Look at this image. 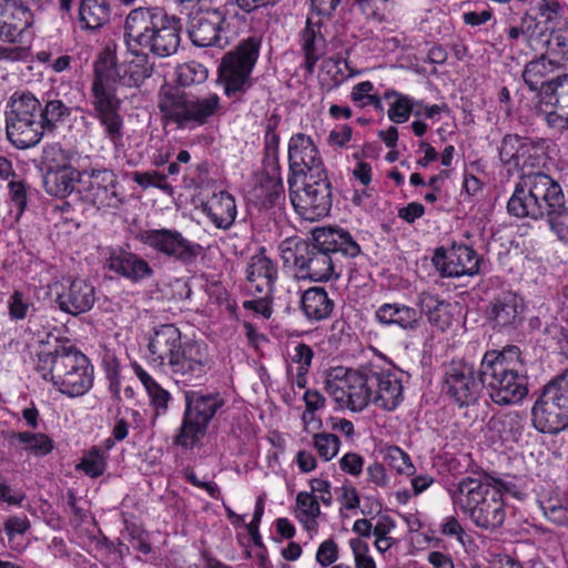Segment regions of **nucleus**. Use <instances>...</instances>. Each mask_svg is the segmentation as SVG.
<instances>
[{
	"instance_id": "nucleus-1",
	"label": "nucleus",
	"mask_w": 568,
	"mask_h": 568,
	"mask_svg": "<svg viewBox=\"0 0 568 568\" xmlns=\"http://www.w3.org/2000/svg\"><path fill=\"white\" fill-rule=\"evenodd\" d=\"M154 63L146 53L131 51V58L118 63L114 52L109 48L103 52L94 68L91 85V115L103 129L104 138L116 149L122 145L124 120L121 115V99L118 87L140 88L152 77Z\"/></svg>"
},
{
	"instance_id": "nucleus-2",
	"label": "nucleus",
	"mask_w": 568,
	"mask_h": 568,
	"mask_svg": "<svg viewBox=\"0 0 568 568\" xmlns=\"http://www.w3.org/2000/svg\"><path fill=\"white\" fill-rule=\"evenodd\" d=\"M285 266H294L297 275L313 282L337 278L338 256L354 257L361 247L343 229L322 227L313 232V242L286 239L278 246Z\"/></svg>"
},
{
	"instance_id": "nucleus-3",
	"label": "nucleus",
	"mask_w": 568,
	"mask_h": 568,
	"mask_svg": "<svg viewBox=\"0 0 568 568\" xmlns=\"http://www.w3.org/2000/svg\"><path fill=\"white\" fill-rule=\"evenodd\" d=\"M148 351L149 362L176 384H194L206 375L212 364L207 345L199 341L183 343L180 329L173 324L154 328Z\"/></svg>"
},
{
	"instance_id": "nucleus-4",
	"label": "nucleus",
	"mask_w": 568,
	"mask_h": 568,
	"mask_svg": "<svg viewBox=\"0 0 568 568\" xmlns=\"http://www.w3.org/2000/svg\"><path fill=\"white\" fill-rule=\"evenodd\" d=\"M478 375L496 405L519 404L529 393L526 363L516 345L486 352Z\"/></svg>"
},
{
	"instance_id": "nucleus-5",
	"label": "nucleus",
	"mask_w": 568,
	"mask_h": 568,
	"mask_svg": "<svg viewBox=\"0 0 568 568\" xmlns=\"http://www.w3.org/2000/svg\"><path fill=\"white\" fill-rule=\"evenodd\" d=\"M182 20L161 7H139L124 21V41L130 51L146 48L154 55L174 54L181 42Z\"/></svg>"
},
{
	"instance_id": "nucleus-6",
	"label": "nucleus",
	"mask_w": 568,
	"mask_h": 568,
	"mask_svg": "<svg viewBox=\"0 0 568 568\" xmlns=\"http://www.w3.org/2000/svg\"><path fill=\"white\" fill-rule=\"evenodd\" d=\"M507 211L515 217L534 221L551 215H568L560 183L542 170L520 174L507 202Z\"/></svg>"
},
{
	"instance_id": "nucleus-7",
	"label": "nucleus",
	"mask_w": 568,
	"mask_h": 568,
	"mask_svg": "<svg viewBox=\"0 0 568 568\" xmlns=\"http://www.w3.org/2000/svg\"><path fill=\"white\" fill-rule=\"evenodd\" d=\"M37 371L70 397L84 395L93 385V366L73 345H59L53 352L39 354Z\"/></svg>"
},
{
	"instance_id": "nucleus-8",
	"label": "nucleus",
	"mask_w": 568,
	"mask_h": 568,
	"mask_svg": "<svg viewBox=\"0 0 568 568\" xmlns=\"http://www.w3.org/2000/svg\"><path fill=\"white\" fill-rule=\"evenodd\" d=\"M158 109L166 123L179 130H194L209 124L221 113V98L215 92L194 95L164 83L158 92Z\"/></svg>"
},
{
	"instance_id": "nucleus-9",
	"label": "nucleus",
	"mask_w": 568,
	"mask_h": 568,
	"mask_svg": "<svg viewBox=\"0 0 568 568\" xmlns=\"http://www.w3.org/2000/svg\"><path fill=\"white\" fill-rule=\"evenodd\" d=\"M453 497L477 527L495 530L501 527L506 519L503 496L498 489L490 487L488 480L464 477L458 481Z\"/></svg>"
},
{
	"instance_id": "nucleus-10",
	"label": "nucleus",
	"mask_w": 568,
	"mask_h": 568,
	"mask_svg": "<svg viewBox=\"0 0 568 568\" xmlns=\"http://www.w3.org/2000/svg\"><path fill=\"white\" fill-rule=\"evenodd\" d=\"M260 41L248 38L240 42L232 51L224 54L217 70V83L224 95L232 102H243L253 88V69L260 54Z\"/></svg>"
},
{
	"instance_id": "nucleus-11",
	"label": "nucleus",
	"mask_w": 568,
	"mask_h": 568,
	"mask_svg": "<svg viewBox=\"0 0 568 568\" xmlns=\"http://www.w3.org/2000/svg\"><path fill=\"white\" fill-rule=\"evenodd\" d=\"M185 409L174 443L193 448L205 435L217 410L225 404L220 393L187 390L184 393Z\"/></svg>"
},
{
	"instance_id": "nucleus-12",
	"label": "nucleus",
	"mask_w": 568,
	"mask_h": 568,
	"mask_svg": "<svg viewBox=\"0 0 568 568\" xmlns=\"http://www.w3.org/2000/svg\"><path fill=\"white\" fill-rule=\"evenodd\" d=\"M369 379L371 367H333L326 372L325 390L341 408L362 412L372 402Z\"/></svg>"
},
{
	"instance_id": "nucleus-13",
	"label": "nucleus",
	"mask_w": 568,
	"mask_h": 568,
	"mask_svg": "<svg viewBox=\"0 0 568 568\" xmlns=\"http://www.w3.org/2000/svg\"><path fill=\"white\" fill-rule=\"evenodd\" d=\"M302 178V189L290 187L295 211L307 221H317L327 216L332 209V186L326 171Z\"/></svg>"
},
{
	"instance_id": "nucleus-14",
	"label": "nucleus",
	"mask_w": 568,
	"mask_h": 568,
	"mask_svg": "<svg viewBox=\"0 0 568 568\" xmlns=\"http://www.w3.org/2000/svg\"><path fill=\"white\" fill-rule=\"evenodd\" d=\"M499 160L505 166L521 174L540 171L548 161L546 142L518 134H506L498 146Z\"/></svg>"
},
{
	"instance_id": "nucleus-15",
	"label": "nucleus",
	"mask_w": 568,
	"mask_h": 568,
	"mask_svg": "<svg viewBox=\"0 0 568 568\" xmlns=\"http://www.w3.org/2000/svg\"><path fill=\"white\" fill-rule=\"evenodd\" d=\"M136 239L158 254L183 265L193 264L203 252L201 244L187 240L174 229L143 230Z\"/></svg>"
},
{
	"instance_id": "nucleus-16",
	"label": "nucleus",
	"mask_w": 568,
	"mask_h": 568,
	"mask_svg": "<svg viewBox=\"0 0 568 568\" xmlns=\"http://www.w3.org/2000/svg\"><path fill=\"white\" fill-rule=\"evenodd\" d=\"M485 386L478 369L467 362H452L445 369L444 392L459 407L476 405Z\"/></svg>"
},
{
	"instance_id": "nucleus-17",
	"label": "nucleus",
	"mask_w": 568,
	"mask_h": 568,
	"mask_svg": "<svg viewBox=\"0 0 568 568\" xmlns=\"http://www.w3.org/2000/svg\"><path fill=\"white\" fill-rule=\"evenodd\" d=\"M433 263L444 277L474 276L479 272L480 258L467 244L454 243L436 248Z\"/></svg>"
},
{
	"instance_id": "nucleus-18",
	"label": "nucleus",
	"mask_w": 568,
	"mask_h": 568,
	"mask_svg": "<svg viewBox=\"0 0 568 568\" xmlns=\"http://www.w3.org/2000/svg\"><path fill=\"white\" fill-rule=\"evenodd\" d=\"M288 185L296 187L297 179L324 171L323 160L313 139L305 133H295L288 141Z\"/></svg>"
},
{
	"instance_id": "nucleus-19",
	"label": "nucleus",
	"mask_w": 568,
	"mask_h": 568,
	"mask_svg": "<svg viewBox=\"0 0 568 568\" xmlns=\"http://www.w3.org/2000/svg\"><path fill=\"white\" fill-rule=\"evenodd\" d=\"M84 180L82 187L85 197L98 210L119 209L122 205L123 197L118 191V176L112 170L87 169Z\"/></svg>"
},
{
	"instance_id": "nucleus-20",
	"label": "nucleus",
	"mask_w": 568,
	"mask_h": 568,
	"mask_svg": "<svg viewBox=\"0 0 568 568\" xmlns=\"http://www.w3.org/2000/svg\"><path fill=\"white\" fill-rule=\"evenodd\" d=\"M225 14L220 9L200 11L191 14L187 22V33L196 47L225 48L229 37L225 28Z\"/></svg>"
},
{
	"instance_id": "nucleus-21",
	"label": "nucleus",
	"mask_w": 568,
	"mask_h": 568,
	"mask_svg": "<svg viewBox=\"0 0 568 568\" xmlns=\"http://www.w3.org/2000/svg\"><path fill=\"white\" fill-rule=\"evenodd\" d=\"M54 302L60 311L77 316L90 311L95 303V290L82 278L54 284Z\"/></svg>"
},
{
	"instance_id": "nucleus-22",
	"label": "nucleus",
	"mask_w": 568,
	"mask_h": 568,
	"mask_svg": "<svg viewBox=\"0 0 568 568\" xmlns=\"http://www.w3.org/2000/svg\"><path fill=\"white\" fill-rule=\"evenodd\" d=\"M524 300L513 292L496 296L489 304L488 320L498 332L516 331L524 322Z\"/></svg>"
},
{
	"instance_id": "nucleus-23",
	"label": "nucleus",
	"mask_w": 568,
	"mask_h": 568,
	"mask_svg": "<svg viewBox=\"0 0 568 568\" xmlns=\"http://www.w3.org/2000/svg\"><path fill=\"white\" fill-rule=\"evenodd\" d=\"M372 402L385 410H394L403 400V385L390 369L371 367Z\"/></svg>"
},
{
	"instance_id": "nucleus-24",
	"label": "nucleus",
	"mask_w": 568,
	"mask_h": 568,
	"mask_svg": "<svg viewBox=\"0 0 568 568\" xmlns=\"http://www.w3.org/2000/svg\"><path fill=\"white\" fill-rule=\"evenodd\" d=\"M323 28L322 19L307 18L305 27L300 32V47L304 57L303 68L308 74L314 73L316 63L327 52Z\"/></svg>"
},
{
	"instance_id": "nucleus-25",
	"label": "nucleus",
	"mask_w": 568,
	"mask_h": 568,
	"mask_svg": "<svg viewBox=\"0 0 568 568\" xmlns=\"http://www.w3.org/2000/svg\"><path fill=\"white\" fill-rule=\"evenodd\" d=\"M105 266L132 283H139L154 274L148 261L135 253L122 248L110 252Z\"/></svg>"
},
{
	"instance_id": "nucleus-26",
	"label": "nucleus",
	"mask_w": 568,
	"mask_h": 568,
	"mask_svg": "<svg viewBox=\"0 0 568 568\" xmlns=\"http://www.w3.org/2000/svg\"><path fill=\"white\" fill-rule=\"evenodd\" d=\"M32 23L33 16L27 7L16 2L0 3V40L20 42Z\"/></svg>"
},
{
	"instance_id": "nucleus-27",
	"label": "nucleus",
	"mask_w": 568,
	"mask_h": 568,
	"mask_svg": "<svg viewBox=\"0 0 568 568\" xmlns=\"http://www.w3.org/2000/svg\"><path fill=\"white\" fill-rule=\"evenodd\" d=\"M245 275L251 293L268 297L277 278V267L270 257L260 253L250 258Z\"/></svg>"
},
{
	"instance_id": "nucleus-28",
	"label": "nucleus",
	"mask_w": 568,
	"mask_h": 568,
	"mask_svg": "<svg viewBox=\"0 0 568 568\" xmlns=\"http://www.w3.org/2000/svg\"><path fill=\"white\" fill-rule=\"evenodd\" d=\"M534 427L545 434H558L568 426V413L545 394L536 400L531 409Z\"/></svg>"
},
{
	"instance_id": "nucleus-29",
	"label": "nucleus",
	"mask_w": 568,
	"mask_h": 568,
	"mask_svg": "<svg viewBox=\"0 0 568 568\" xmlns=\"http://www.w3.org/2000/svg\"><path fill=\"white\" fill-rule=\"evenodd\" d=\"M375 318L383 325H396L404 331H416L422 323L418 310L402 303H385L375 312Z\"/></svg>"
},
{
	"instance_id": "nucleus-30",
	"label": "nucleus",
	"mask_w": 568,
	"mask_h": 568,
	"mask_svg": "<svg viewBox=\"0 0 568 568\" xmlns=\"http://www.w3.org/2000/svg\"><path fill=\"white\" fill-rule=\"evenodd\" d=\"M203 212L217 229L222 230L233 225L237 213L235 200L226 191L213 193L203 204Z\"/></svg>"
},
{
	"instance_id": "nucleus-31",
	"label": "nucleus",
	"mask_w": 568,
	"mask_h": 568,
	"mask_svg": "<svg viewBox=\"0 0 568 568\" xmlns=\"http://www.w3.org/2000/svg\"><path fill=\"white\" fill-rule=\"evenodd\" d=\"M75 183H85L84 170L78 171L73 166H67L61 170H51L43 175L45 192L60 199L69 196L74 191Z\"/></svg>"
},
{
	"instance_id": "nucleus-32",
	"label": "nucleus",
	"mask_w": 568,
	"mask_h": 568,
	"mask_svg": "<svg viewBox=\"0 0 568 568\" xmlns=\"http://www.w3.org/2000/svg\"><path fill=\"white\" fill-rule=\"evenodd\" d=\"M8 140L17 149L37 145L45 133L40 120H6Z\"/></svg>"
},
{
	"instance_id": "nucleus-33",
	"label": "nucleus",
	"mask_w": 568,
	"mask_h": 568,
	"mask_svg": "<svg viewBox=\"0 0 568 568\" xmlns=\"http://www.w3.org/2000/svg\"><path fill=\"white\" fill-rule=\"evenodd\" d=\"M539 24L540 21L537 20V17L528 11L518 18H508L504 30L505 39L511 47L517 45L520 41L530 44L531 41L542 36L541 32H538Z\"/></svg>"
},
{
	"instance_id": "nucleus-34",
	"label": "nucleus",
	"mask_w": 568,
	"mask_h": 568,
	"mask_svg": "<svg viewBox=\"0 0 568 568\" xmlns=\"http://www.w3.org/2000/svg\"><path fill=\"white\" fill-rule=\"evenodd\" d=\"M301 310L308 321L320 322L327 318L334 310V301L318 286L304 291L300 300Z\"/></svg>"
},
{
	"instance_id": "nucleus-35",
	"label": "nucleus",
	"mask_w": 568,
	"mask_h": 568,
	"mask_svg": "<svg viewBox=\"0 0 568 568\" xmlns=\"http://www.w3.org/2000/svg\"><path fill=\"white\" fill-rule=\"evenodd\" d=\"M417 302L418 312L422 316L425 314L432 325L440 331H445L452 325L450 304L448 302L428 292H422Z\"/></svg>"
},
{
	"instance_id": "nucleus-36",
	"label": "nucleus",
	"mask_w": 568,
	"mask_h": 568,
	"mask_svg": "<svg viewBox=\"0 0 568 568\" xmlns=\"http://www.w3.org/2000/svg\"><path fill=\"white\" fill-rule=\"evenodd\" d=\"M78 14L82 30H99L110 20V2L109 0H81Z\"/></svg>"
},
{
	"instance_id": "nucleus-37",
	"label": "nucleus",
	"mask_w": 568,
	"mask_h": 568,
	"mask_svg": "<svg viewBox=\"0 0 568 568\" xmlns=\"http://www.w3.org/2000/svg\"><path fill=\"white\" fill-rule=\"evenodd\" d=\"M135 376L144 386L150 398V405L154 409V417L162 416L169 410V403L172 396L164 389L141 365L132 364Z\"/></svg>"
},
{
	"instance_id": "nucleus-38",
	"label": "nucleus",
	"mask_w": 568,
	"mask_h": 568,
	"mask_svg": "<svg viewBox=\"0 0 568 568\" xmlns=\"http://www.w3.org/2000/svg\"><path fill=\"white\" fill-rule=\"evenodd\" d=\"M6 120H40V101L31 92H16L8 103Z\"/></svg>"
},
{
	"instance_id": "nucleus-39",
	"label": "nucleus",
	"mask_w": 568,
	"mask_h": 568,
	"mask_svg": "<svg viewBox=\"0 0 568 568\" xmlns=\"http://www.w3.org/2000/svg\"><path fill=\"white\" fill-rule=\"evenodd\" d=\"M541 103L568 114V73H562L542 84Z\"/></svg>"
},
{
	"instance_id": "nucleus-40",
	"label": "nucleus",
	"mask_w": 568,
	"mask_h": 568,
	"mask_svg": "<svg viewBox=\"0 0 568 568\" xmlns=\"http://www.w3.org/2000/svg\"><path fill=\"white\" fill-rule=\"evenodd\" d=\"M70 114V108L59 99L47 100L43 106L40 104V122L45 133H52Z\"/></svg>"
},
{
	"instance_id": "nucleus-41",
	"label": "nucleus",
	"mask_w": 568,
	"mask_h": 568,
	"mask_svg": "<svg viewBox=\"0 0 568 568\" xmlns=\"http://www.w3.org/2000/svg\"><path fill=\"white\" fill-rule=\"evenodd\" d=\"M552 69L554 63L542 55L526 64L523 72V79L529 87L530 91L539 90V95L541 97L542 84L547 82L544 81V79L552 71Z\"/></svg>"
},
{
	"instance_id": "nucleus-42",
	"label": "nucleus",
	"mask_w": 568,
	"mask_h": 568,
	"mask_svg": "<svg viewBox=\"0 0 568 568\" xmlns=\"http://www.w3.org/2000/svg\"><path fill=\"white\" fill-rule=\"evenodd\" d=\"M567 6L559 0H539L537 12L547 30L566 24Z\"/></svg>"
},
{
	"instance_id": "nucleus-43",
	"label": "nucleus",
	"mask_w": 568,
	"mask_h": 568,
	"mask_svg": "<svg viewBox=\"0 0 568 568\" xmlns=\"http://www.w3.org/2000/svg\"><path fill=\"white\" fill-rule=\"evenodd\" d=\"M12 439L23 444L26 450L37 456H44L52 452L53 442L42 433L18 432L11 435Z\"/></svg>"
},
{
	"instance_id": "nucleus-44",
	"label": "nucleus",
	"mask_w": 568,
	"mask_h": 568,
	"mask_svg": "<svg viewBox=\"0 0 568 568\" xmlns=\"http://www.w3.org/2000/svg\"><path fill=\"white\" fill-rule=\"evenodd\" d=\"M297 514L296 517L307 529H312L316 525L321 509L318 500L312 494L301 491L296 496Z\"/></svg>"
},
{
	"instance_id": "nucleus-45",
	"label": "nucleus",
	"mask_w": 568,
	"mask_h": 568,
	"mask_svg": "<svg viewBox=\"0 0 568 568\" xmlns=\"http://www.w3.org/2000/svg\"><path fill=\"white\" fill-rule=\"evenodd\" d=\"M390 97L396 98V100L390 104L387 115L389 120L394 123H404L409 119V115L413 112L415 105H419V101H415L408 95L400 94L396 91H388L385 93V98L388 99Z\"/></svg>"
},
{
	"instance_id": "nucleus-46",
	"label": "nucleus",
	"mask_w": 568,
	"mask_h": 568,
	"mask_svg": "<svg viewBox=\"0 0 568 568\" xmlns=\"http://www.w3.org/2000/svg\"><path fill=\"white\" fill-rule=\"evenodd\" d=\"M42 165L45 172L51 170H61L72 166L71 154L64 150L59 143L48 144L42 151Z\"/></svg>"
},
{
	"instance_id": "nucleus-47",
	"label": "nucleus",
	"mask_w": 568,
	"mask_h": 568,
	"mask_svg": "<svg viewBox=\"0 0 568 568\" xmlns=\"http://www.w3.org/2000/svg\"><path fill=\"white\" fill-rule=\"evenodd\" d=\"M257 197L265 207L274 206L283 197L284 186L280 176H266L258 189Z\"/></svg>"
},
{
	"instance_id": "nucleus-48",
	"label": "nucleus",
	"mask_w": 568,
	"mask_h": 568,
	"mask_svg": "<svg viewBox=\"0 0 568 568\" xmlns=\"http://www.w3.org/2000/svg\"><path fill=\"white\" fill-rule=\"evenodd\" d=\"M384 460L398 474L412 476L415 473L409 455L398 446H388L384 450Z\"/></svg>"
},
{
	"instance_id": "nucleus-49",
	"label": "nucleus",
	"mask_w": 568,
	"mask_h": 568,
	"mask_svg": "<svg viewBox=\"0 0 568 568\" xmlns=\"http://www.w3.org/2000/svg\"><path fill=\"white\" fill-rule=\"evenodd\" d=\"M542 394L558 404L568 413V368L557 378L548 383Z\"/></svg>"
},
{
	"instance_id": "nucleus-50",
	"label": "nucleus",
	"mask_w": 568,
	"mask_h": 568,
	"mask_svg": "<svg viewBox=\"0 0 568 568\" xmlns=\"http://www.w3.org/2000/svg\"><path fill=\"white\" fill-rule=\"evenodd\" d=\"M8 310L11 320L20 321L28 317L34 311V304L29 293L14 291L9 297Z\"/></svg>"
},
{
	"instance_id": "nucleus-51",
	"label": "nucleus",
	"mask_w": 568,
	"mask_h": 568,
	"mask_svg": "<svg viewBox=\"0 0 568 568\" xmlns=\"http://www.w3.org/2000/svg\"><path fill=\"white\" fill-rule=\"evenodd\" d=\"M549 31V38L546 40L548 52L562 61H568V27L564 24Z\"/></svg>"
},
{
	"instance_id": "nucleus-52",
	"label": "nucleus",
	"mask_w": 568,
	"mask_h": 568,
	"mask_svg": "<svg viewBox=\"0 0 568 568\" xmlns=\"http://www.w3.org/2000/svg\"><path fill=\"white\" fill-rule=\"evenodd\" d=\"M207 70L200 63L189 62L176 69V82L181 87H190L205 81Z\"/></svg>"
},
{
	"instance_id": "nucleus-53",
	"label": "nucleus",
	"mask_w": 568,
	"mask_h": 568,
	"mask_svg": "<svg viewBox=\"0 0 568 568\" xmlns=\"http://www.w3.org/2000/svg\"><path fill=\"white\" fill-rule=\"evenodd\" d=\"M108 455L102 453L100 448H91L82 458L79 468L88 476L97 478L101 476L106 467Z\"/></svg>"
},
{
	"instance_id": "nucleus-54",
	"label": "nucleus",
	"mask_w": 568,
	"mask_h": 568,
	"mask_svg": "<svg viewBox=\"0 0 568 568\" xmlns=\"http://www.w3.org/2000/svg\"><path fill=\"white\" fill-rule=\"evenodd\" d=\"M313 446L318 456L328 462L337 455L341 442L335 434L320 433L313 436Z\"/></svg>"
},
{
	"instance_id": "nucleus-55",
	"label": "nucleus",
	"mask_w": 568,
	"mask_h": 568,
	"mask_svg": "<svg viewBox=\"0 0 568 568\" xmlns=\"http://www.w3.org/2000/svg\"><path fill=\"white\" fill-rule=\"evenodd\" d=\"M132 180L143 189L154 186L166 192H172V186L166 182V176L158 171L133 172Z\"/></svg>"
},
{
	"instance_id": "nucleus-56",
	"label": "nucleus",
	"mask_w": 568,
	"mask_h": 568,
	"mask_svg": "<svg viewBox=\"0 0 568 568\" xmlns=\"http://www.w3.org/2000/svg\"><path fill=\"white\" fill-rule=\"evenodd\" d=\"M277 122L268 121L264 135L266 158L272 161L274 170L278 171V144L280 135L276 132Z\"/></svg>"
},
{
	"instance_id": "nucleus-57",
	"label": "nucleus",
	"mask_w": 568,
	"mask_h": 568,
	"mask_svg": "<svg viewBox=\"0 0 568 568\" xmlns=\"http://www.w3.org/2000/svg\"><path fill=\"white\" fill-rule=\"evenodd\" d=\"M349 547L354 555L356 568H376L374 559L367 555L368 545L359 538L349 540Z\"/></svg>"
},
{
	"instance_id": "nucleus-58",
	"label": "nucleus",
	"mask_w": 568,
	"mask_h": 568,
	"mask_svg": "<svg viewBox=\"0 0 568 568\" xmlns=\"http://www.w3.org/2000/svg\"><path fill=\"white\" fill-rule=\"evenodd\" d=\"M4 531L12 541L18 536H23L30 529V521L26 515L9 516L3 521Z\"/></svg>"
},
{
	"instance_id": "nucleus-59",
	"label": "nucleus",
	"mask_w": 568,
	"mask_h": 568,
	"mask_svg": "<svg viewBox=\"0 0 568 568\" xmlns=\"http://www.w3.org/2000/svg\"><path fill=\"white\" fill-rule=\"evenodd\" d=\"M338 559V546L333 539L324 540L317 551L316 561L323 566L328 567Z\"/></svg>"
},
{
	"instance_id": "nucleus-60",
	"label": "nucleus",
	"mask_w": 568,
	"mask_h": 568,
	"mask_svg": "<svg viewBox=\"0 0 568 568\" xmlns=\"http://www.w3.org/2000/svg\"><path fill=\"white\" fill-rule=\"evenodd\" d=\"M356 3L367 18L382 21L388 0H356Z\"/></svg>"
},
{
	"instance_id": "nucleus-61",
	"label": "nucleus",
	"mask_w": 568,
	"mask_h": 568,
	"mask_svg": "<svg viewBox=\"0 0 568 568\" xmlns=\"http://www.w3.org/2000/svg\"><path fill=\"white\" fill-rule=\"evenodd\" d=\"M314 357L312 347L304 343H298L291 355L293 363L297 364V369L308 371Z\"/></svg>"
},
{
	"instance_id": "nucleus-62",
	"label": "nucleus",
	"mask_w": 568,
	"mask_h": 568,
	"mask_svg": "<svg viewBox=\"0 0 568 568\" xmlns=\"http://www.w3.org/2000/svg\"><path fill=\"white\" fill-rule=\"evenodd\" d=\"M342 65H346L345 61L327 59L322 64L323 72L329 77L332 85L336 87L341 84L345 79V73Z\"/></svg>"
},
{
	"instance_id": "nucleus-63",
	"label": "nucleus",
	"mask_w": 568,
	"mask_h": 568,
	"mask_svg": "<svg viewBox=\"0 0 568 568\" xmlns=\"http://www.w3.org/2000/svg\"><path fill=\"white\" fill-rule=\"evenodd\" d=\"M339 467L352 476H358L363 471L364 458L356 453H347L339 459Z\"/></svg>"
},
{
	"instance_id": "nucleus-64",
	"label": "nucleus",
	"mask_w": 568,
	"mask_h": 568,
	"mask_svg": "<svg viewBox=\"0 0 568 568\" xmlns=\"http://www.w3.org/2000/svg\"><path fill=\"white\" fill-rule=\"evenodd\" d=\"M129 542L133 549L144 555L150 554L152 550L145 532L138 527H133L129 530Z\"/></svg>"
}]
</instances>
